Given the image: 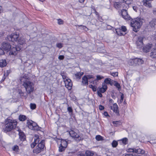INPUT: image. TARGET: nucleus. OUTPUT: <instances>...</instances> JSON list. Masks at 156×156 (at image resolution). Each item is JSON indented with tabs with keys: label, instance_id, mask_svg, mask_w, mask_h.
Instances as JSON below:
<instances>
[{
	"label": "nucleus",
	"instance_id": "1",
	"mask_svg": "<svg viewBox=\"0 0 156 156\" xmlns=\"http://www.w3.org/2000/svg\"><path fill=\"white\" fill-rule=\"evenodd\" d=\"M2 48H0V55H3L4 53V50L8 52L9 51V55L15 56L17 55L20 49L21 48L16 46L13 47L12 48L11 45L8 43L3 42L2 44Z\"/></svg>",
	"mask_w": 156,
	"mask_h": 156
},
{
	"label": "nucleus",
	"instance_id": "2",
	"mask_svg": "<svg viewBox=\"0 0 156 156\" xmlns=\"http://www.w3.org/2000/svg\"><path fill=\"white\" fill-rule=\"evenodd\" d=\"M28 77L25 75L21 77L20 81L23 82V85L25 88L28 94H30L34 90V84L32 83L28 80Z\"/></svg>",
	"mask_w": 156,
	"mask_h": 156
},
{
	"label": "nucleus",
	"instance_id": "3",
	"mask_svg": "<svg viewBox=\"0 0 156 156\" xmlns=\"http://www.w3.org/2000/svg\"><path fill=\"white\" fill-rule=\"evenodd\" d=\"M5 123L3 127V131L5 133L10 131L15 128L17 125V122H16L9 119L6 120Z\"/></svg>",
	"mask_w": 156,
	"mask_h": 156
},
{
	"label": "nucleus",
	"instance_id": "4",
	"mask_svg": "<svg viewBox=\"0 0 156 156\" xmlns=\"http://www.w3.org/2000/svg\"><path fill=\"white\" fill-rule=\"evenodd\" d=\"M142 22L140 18H136L131 22L130 25L133 27V30L137 32L142 25Z\"/></svg>",
	"mask_w": 156,
	"mask_h": 156
},
{
	"label": "nucleus",
	"instance_id": "5",
	"mask_svg": "<svg viewBox=\"0 0 156 156\" xmlns=\"http://www.w3.org/2000/svg\"><path fill=\"white\" fill-rule=\"evenodd\" d=\"M58 144V151L59 152H62L64 151L67 147L68 143L66 140L63 139H58L57 141Z\"/></svg>",
	"mask_w": 156,
	"mask_h": 156
},
{
	"label": "nucleus",
	"instance_id": "6",
	"mask_svg": "<svg viewBox=\"0 0 156 156\" xmlns=\"http://www.w3.org/2000/svg\"><path fill=\"white\" fill-rule=\"evenodd\" d=\"M127 151L128 152H133V153H135V154H140L141 155L145 152L144 150L138 147L135 148H129L127 150Z\"/></svg>",
	"mask_w": 156,
	"mask_h": 156
},
{
	"label": "nucleus",
	"instance_id": "7",
	"mask_svg": "<svg viewBox=\"0 0 156 156\" xmlns=\"http://www.w3.org/2000/svg\"><path fill=\"white\" fill-rule=\"evenodd\" d=\"M27 125L28 128L31 130H39V126L37 123L32 121L28 122H27Z\"/></svg>",
	"mask_w": 156,
	"mask_h": 156
},
{
	"label": "nucleus",
	"instance_id": "8",
	"mask_svg": "<svg viewBox=\"0 0 156 156\" xmlns=\"http://www.w3.org/2000/svg\"><path fill=\"white\" fill-rule=\"evenodd\" d=\"M19 34L15 33H12L10 35L8 36L7 38L9 41H11L12 42L14 41H16L19 37Z\"/></svg>",
	"mask_w": 156,
	"mask_h": 156
},
{
	"label": "nucleus",
	"instance_id": "9",
	"mask_svg": "<svg viewBox=\"0 0 156 156\" xmlns=\"http://www.w3.org/2000/svg\"><path fill=\"white\" fill-rule=\"evenodd\" d=\"M121 15L122 17L127 20H129L131 19V17L129 15L127 10L123 9L121 10Z\"/></svg>",
	"mask_w": 156,
	"mask_h": 156
},
{
	"label": "nucleus",
	"instance_id": "10",
	"mask_svg": "<svg viewBox=\"0 0 156 156\" xmlns=\"http://www.w3.org/2000/svg\"><path fill=\"white\" fill-rule=\"evenodd\" d=\"M64 82L66 87L68 90H71L72 89L73 86V83L71 80L69 78H67V79L65 81H64Z\"/></svg>",
	"mask_w": 156,
	"mask_h": 156
},
{
	"label": "nucleus",
	"instance_id": "11",
	"mask_svg": "<svg viewBox=\"0 0 156 156\" xmlns=\"http://www.w3.org/2000/svg\"><path fill=\"white\" fill-rule=\"evenodd\" d=\"M144 37L141 36H139L137 37V41L136 42V44L138 48L141 47L143 44V40Z\"/></svg>",
	"mask_w": 156,
	"mask_h": 156
},
{
	"label": "nucleus",
	"instance_id": "12",
	"mask_svg": "<svg viewBox=\"0 0 156 156\" xmlns=\"http://www.w3.org/2000/svg\"><path fill=\"white\" fill-rule=\"evenodd\" d=\"M69 133L70 136L73 138L78 140H80L81 139L79 135L73 130H70L69 132Z\"/></svg>",
	"mask_w": 156,
	"mask_h": 156
},
{
	"label": "nucleus",
	"instance_id": "13",
	"mask_svg": "<svg viewBox=\"0 0 156 156\" xmlns=\"http://www.w3.org/2000/svg\"><path fill=\"white\" fill-rule=\"evenodd\" d=\"M108 88L107 85L105 83H102V87L98 88V90L100 92L104 93L107 90Z\"/></svg>",
	"mask_w": 156,
	"mask_h": 156
},
{
	"label": "nucleus",
	"instance_id": "14",
	"mask_svg": "<svg viewBox=\"0 0 156 156\" xmlns=\"http://www.w3.org/2000/svg\"><path fill=\"white\" fill-rule=\"evenodd\" d=\"M110 108L117 115H119V113L118 110V106L116 103L114 104L113 106H110Z\"/></svg>",
	"mask_w": 156,
	"mask_h": 156
},
{
	"label": "nucleus",
	"instance_id": "15",
	"mask_svg": "<svg viewBox=\"0 0 156 156\" xmlns=\"http://www.w3.org/2000/svg\"><path fill=\"white\" fill-rule=\"evenodd\" d=\"M152 0H143L144 5L147 7L151 8L152 7L151 2Z\"/></svg>",
	"mask_w": 156,
	"mask_h": 156
},
{
	"label": "nucleus",
	"instance_id": "16",
	"mask_svg": "<svg viewBox=\"0 0 156 156\" xmlns=\"http://www.w3.org/2000/svg\"><path fill=\"white\" fill-rule=\"evenodd\" d=\"M19 133V138L21 140L24 141L25 139V136L24 133L20 129L17 130Z\"/></svg>",
	"mask_w": 156,
	"mask_h": 156
},
{
	"label": "nucleus",
	"instance_id": "17",
	"mask_svg": "<svg viewBox=\"0 0 156 156\" xmlns=\"http://www.w3.org/2000/svg\"><path fill=\"white\" fill-rule=\"evenodd\" d=\"M152 46V44H148L143 48V51L145 52H147L150 51Z\"/></svg>",
	"mask_w": 156,
	"mask_h": 156
},
{
	"label": "nucleus",
	"instance_id": "18",
	"mask_svg": "<svg viewBox=\"0 0 156 156\" xmlns=\"http://www.w3.org/2000/svg\"><path fill=\"white\" fill-rule=\"evenodd\" d=\"M82 85L83 86L87 85H88V80L87 76L84 75L82 78Z\"/></svg>",
	"mask_w": 156,
	"mask_h": 156
},
{
	"label": "nucleus",
	"instance_id": "19",
	"mask_svg": "<svg viewBox=\"0 0 156 156\" xmlns=\"http://www.w3.org/2000/svg\"><path fill=\"white\" fill-rule=\"evenodd\" d=\"M150 56L152 58L156 59V48L151 50Z\"/></svg>",
	"mask_w": 156,
	"mask_h": 156
},
{
	"label": "nucleus",
	"instance_id": "20",
	"mask_svg": "<svg viewBox=\"0 0 156 156\" xmlns=\"http://www.w3.org/2000/svg\"><path fill=\"white\" fill-rule=\"evenodd\" d=\"M6 65V62L5 59H0V67H4Z\"/></svg>",
	"mask_w": 156,
	"mask_h": 156
},
{
	"label": "nucleus",
	"instance_id": "21",
	"mask_svg": "<svg viewBox=\"0 0 156 156\" xmlns=\"http://www.w3.org/2000/svg\"><path fill=\"white\" fill-rule=\"evenodd\" d=\"M84 73L82 72H79L75 74L74 75L76 78L78 79H80L81 76Z\"/></svg>",
	"mask_w": 156,
	"mask_h": 156
},
{
	"label": "nucleus",
	"instance_id": "22",
	"mask_svg": "<svg viewBox=\"0 0 156 156\" xmlns=\"http://www.w3.org/2000/svg\"><path fill=\"white\" fill-rule=\"evenodd\" d=\"M37 146L38 147L42 150L44 146V140H42L41 142L38 144Z\"/></svg>",
	"mask_w": 156,
	"mask_h": 156
},
{
	"label": "nucleus",
	"instance_id": "23",
	"mask_svg": "<svg viewBox=\"0 0 156 156\" xmlns=\"http://www.w3.org/2000/svg\"><path fill=\"white\" fill-rule=\"evenodd\" d=\"M39 139L38 138L34 139V142L31 144V147L32 148L34 147L39 142Z\"/></svg>",
	"mask_w": 156,
	"mask_h": 156
},
{
	"label": "nucleus",
	"instance_id": "24",
	"mask_svg": "<svg viewBox=\"0 0 156 156\" xmlns=\"http://www.w3.org/2000/svg\"><path fill=\"white\" fill-rule=\"evenodd\" d=\"M150 25L151 27H156V19H153L150 22Z\"/></svg>",
	"mask_w": 156,
	"mask_h": 156
},
{
	"label": "nucleus",
	"instance_id": "25",
	"mask_svg": "<svg viewBox=\"0 0 156 156\" xmlns=\"http://www.w3.org/2000/svg\"><path fill=\"white\" fill-rule=\"evenodd\" d=\"M116 33L119 36L124 35L125 34H123L122 32V31L120 29H115Z\"/></svg>",
	"mask_w": 156,
	"mask_h": 156
},
{
	"label": "nucleus",
	"instance_id": "26",
	"mask_svg": "<svg viewBox=\"0 0 156 156\" xmlns=\"http://www.w3.org/2000/svg\"><path fill=\"white\" fill-rule=\"evenodd\" d=\"M104 83H105V84H110V85H112V83L111 82V79L110 78H106L104 80Z\"/></svg>",
	"mask_w": 156,
	"mask_h": 156
},
{
	"label": "nucleus",
	"instance_id": "27",
	"mask_svg": "<svg viewBox=\"0 0 156 156\" xmlns=\"http://www.w3.org/2000/svg\"><path fill=\"white\" fill-rule=\"evenodd\" d=\"M18 42L20 44L22 45L25 43V40L23 37H20L18 40Z\"/></svg>",
	"mask_w": 156,
	"mask_h": 156
},
{
	"label": "nucleus",
	"instance_id": "28",
	"mask_svg": "<svg viewBox=\"0 0 156 156\" xmlns=\"http://www.w3.org/2000/svg\"><path fill=\"white\" fill-rule=\"evenodd\" d=\"M19 119L20 121H23L26 119L27 117L24 115H19Z\"/></svg>",
	"mask_w": 156,
	"mask_h": 156
},
{
	"label": "nucleus",
	"instance_id": "29",
	"mask_svg": "<svg viewBox=\"0 0 156 156\" xmlns=\"http://www.w3.org/2000/svg\"><path fill=\"white\" fill-rule=\"evenodd\" d=\"M112 123L114 124V126L116 127L120 125L121 124V122L120 121H114L112 122Z\"/></svg>",
	"mask_w": 156,
	"mask_h": 156
},
{
	"label": "nucleus",
	"instance_id": "30",
	"mask_svg": "<svg viewBox=\"0 0 156 156\" xmlns=\"http://www.w3.org/2000/svg\"><path fill=\"white\" fill-rule=\"evenodd\" d=\"M120 6V3L119 2H115L114 4V7L117 9H119Z\"/></svg>",
	"mask_w": 156,
	"mask_h": 156
},
{
	"label": "nucleus",
	"instance_id": "31",
	"mask_svg": "<svg viewBox=\"0 0 156 156\" xmlns=\"http://www.w3.org/2000/svg\"><path fill=\"white\" fill-rule=\"evenodd\" d=\"M42 150L37 146L36 148L33 150V152L34 153L38 154L40 153Z\"/></svg>",
	"mask_w": 156,
	"mask_h": 156
},
{
	"label": "nucleus",
	"instance_id": "32",
	"mask_svg": "<svg viewBox=\"0 0 156 156\" xmlns=\"http://www.w3.org/2000/svg\"><path fill=\"white\" fill-rule=\"evenodd\" d=\"M121 140L124 145L127 144L128 142V139L127 138L125 137L122 139Z\"/></svg>",
	"mask_w": 156,
	"mask_h": 156
},
{
	"label": "nucleus",
	"instance_id": "33",
	"mask_svg": "<svg viewBox=\"0 0 156 156\" xmlns=\"http://www.w3.org/2000/svg\"><path fill=\"white\" fill-rule=\"evenodd\" d=\"M114 85L119 90H120L121 89V86L118 82L115 81V83L114 84Z\"/></svg>",
	"mask_w": 156,
	"mask_h": 156
},
{
	"label": "nucleus",
	"instance_id": "34",
	"mask_svg": "<svg viewBox=\"0 0 156 156\" xmlns=\"http://www.w3.org/2000/svg\"><path fill=\"white\" fill-rule=\"evenodd\" d=\"M118 143L117 141L115 140H113L112 143V146L113 147H116L118 145Z\"/></svg>",
	"mask_w": 156,
	"mask_h": 156
},
{
	"label": "nucleus",
	"instance_id": "35",
	"mask_svg": "<svg viewBox=\"0 0 156 156\" xmlns=\"http://www.w3.org/2000/svg\"><path fill=\"white\" fill-rule=\"evenodd\" d=\"M85 154L86 156H93L94 154L91 151H86Z\"/></svg>",
	"mask_w": 156,
	"mask_h": 156
},
{
	"label": "nucleus",
	"instance_id": "36",
	"mask_svg": "<svg viewBox=\"0 0 156 156\" xmlns=\"http://www.w3.org/2000/svg\"><path fill=\"white\" fill-rule=\"evenodd\" d=\"M95 138L98 141H100L103 140V137L99 135L96 136Z\"/></svg>",
	"mask_w": 156,
	"mask_h": 156
},
{
	"label": "nucleus",
	"instance_id": "37",
	"mask_svg": "<svg viewBox=\"0 0 156 156\" xmlns=\"http://www.w3.org/2000/svg\"><path fill=\"white\" fill-rule=\"evenodd\" d=\"M89 87L90 88L92 89V90L94 92L96 91L97 87L95 86H94L92 84H90L89 85Z\"/></svg>",
	"mask_w": 156,
	"mask_h": 156
},
{
	"label": "nucleus",
	"instance_id": "38",
	"mask_svg": "<svg viewBox=\"0 0 156 156\" xmlns=\"http://www.w3.org/2000/svg\"><path fill=\"white\" fill-rule=\"evenodd\" d=\"M128 64L129 65L131 66H134L135 64L134 63V61L133 59H130L129 60Z\"/></svg>",
	"mask_w": 156,
	"mask_h": 156
},
{
	"label": "nucleus",
	"instance_id": "39",
	"mask_svg": "<svg viewBox=\"0 0 156 156\" xmlns=\"http://www.w3.org/2000/svg\"><path fill=\"white\" fill-rule=\"evenodd\" d=\"M141 155L135 154V153L128 154L125 155V156H140Z\"/></svg>",
	"mask_w": 156,
	"mask_h": 156
},
{
	"label": "nucleus",
	"instance_id": "40",
	"mask_svg": "<svg viewBox=\"0 0 156 156\" xmlns=\"http://www.w3.org/2000/svg\"><path fill=\"white\" fill-rule=\"evenodd\" d=\"M12 149L13 151L16 152H17L19 149L18 146L17 145L14 146L12 147Z\"/></svg>",
	"mask_w": 156,
	"mask_h": 156
},
{
	"label": "nucleus",
	"instance_id": "41",
	"mask_svg": "<svg viewBox=\"0 0 156 156\" xmlns=\"http://www.w3.org/2000/svg\"><path fill=\"white\" fill-rule=\"evenodd\" d=\"M50 41L51 43L54 42L56 41V38L54 36H51L50 37Z\"/></svg>",
	"mask_w": 156,
	"mask_h": 156
},
{
	"label": "nucleus",
	"instance_id": "42",
	"mask_svg": "<svg viewBox=\"0 0 156 156\" xmlns=\"http://www.w3.org/2000/svg\"><path fill=\"white\" fill-rule=\"evenodd\" d=\"M56 46L57 47L59 48H62L63 47V44L62 43H57Z\"/></svg>",
	"mask_w": 156,
	"mask_h": 156
},
{
	"label": "nucleus",
	"instance_id": "43",
	"mask_svg": "<svg viewBox=\"0 0 156 156\" xmlns=\"http://www.w3.org/2000/svg\"><path fill=\"white\" fill-rule=\"evenodd\" d=\"M30 107L31 109H34L36 108V105L34 104L31 103L30 104Z\"/></svg>",
	"mask_w": 156,
	"mask_h": 156
},
{
	"label": "nucleus",
	"instance_id": "44",
	"mask_svg": "<svg viewBox=\"0 0 156 156\" xmlns=\"http://www.w3.org/2000/svg\"><path fill=\"white\" fill-rule=\"evenodd\" d=\"M118 74V72H113L111 73V75L114 77L117 76Z\"/></svg>",
	"mask_w": 156,
	"mask_h": 156
},
{
	"label": "nucleus",
	"instance_id": "45",
	"mask_svg": "<svg viewBox=\"0 0 156 156\" xmlns=\"http://www.w3.org/2000/svg\"><path fill=\"white\" fill-rule=\"evenodd\" d=\"M150 143L152 145L155 144V146H156V139L154 140H151L150 141Z\"/></svg>",
	"mask_w": 156,
	"mask_h": 156
},
{
	"label": "nucleus",
	"instance_id": "46",
	"mask_svg": "<svg viewBox=\"0 0 156 156\" xmlns=\"http://www.w3.org/2000/svg\"><path fill=\"white\" fill-rule=\"evenodd\" d=\"M122 32H125L127 30L126 27L125 26H122L120 29Z\"/></svg>",
	"mask_w": 156,
	"mask_h": 156
},
{
	"label": "nucleus",
	"instance_id": "47",
	"mask_svg": "<svg viewBox=\"0 0 156 156\" xmlns=\"http://www.w3.org/2000/svg\"><path fill=\"white\" fill-rule=\"evenodd\" d=\"M80 27H81L82 28L81 29L87 31L88 30V29L85 26L82 25H80L79 26Z\"/></svg>",
	"mask_w": 156,
	"mask_h": 156
},
{
	"label": "nucleus",
	"instance_id": "48",
	"mask_svg": "<svg viewBox=\"0 0 156 156\" xmlns=\"http://www.w3.org/2000/svg\"><path fill=\"white\" fill-rule=\"evenodd\" d=\"M61 74L62 77L63 81L64 82V81L66 80L67 79V78H68L65 75H64L63 73H61Z\"/></svg>",
	"mask_w": 156,
	"mask_h": 156
},
{
	"label": "nucleus",
	"instance_id": "49",
	"mask_svg": "<svg viewBox=\"0 0 156 156\" xmlns=\"http://www.w3.org/2000/svg\"><path fill=\"white\" fill-rule=\"evenodd\" d=\"M123 0L124 2H125L126 4H128V5L130 4L131 3V2L132 1V0Z\"/></svg>",
	"mask_w": 156,
	"mask_h": 156
},
{
	"label": "nucleus",
	"instance_id": "50",
	"mask_svg": "<svg viewBox=\"0 0 156 156\" xmlns=\"http://www.w3.org/2000/svg\"><path fill=\"white\" fill-rule=\"evenodd\" d=\"M95 11L96 12V14L98 16V19L100 21V22H102V19L101 18V17L100 16L98 15V12H96V11H95Z\"/></svg>",
	"mask_w": 156,
	"mask_h": 156
},
{
	"label": "nucleus",
	"instance_id": "51",
	"mask_svg": "<svg viewBox=\"0 0 156 156\" xmlns=\"http://www.w3.org/2000/svg\"><path fill=\"white\" fill-rule=\"evenodd\" d=\"M58 23L59 25L62 24H63V21L61 19L58 20Z\"/></svg>",
	"mask_w": 156,
	"mask_h": 156
},
{
	"label": "nucleus",
	"instance_id": "52",
	"mask_svg": "<svg viewBox=\"0 0 156 156\" xmlns=\"http://www.w3.org/2000/svg\"><path fill=\"white\" fill-rule=\"evenodd\" d=\"M67 111L69 113H72L73 112V109L71 107H68L67 108Z\"/></svg>",
	"mask_w": 156,
	"mask_h": 156
},
{
	"label": "nucleus",
	"instance_id": "53",
	"mask_svg": "<svg viewBox=\"0 0 156 156\" xmlns=\"http://www.w3.org/2000/svg\"><path fill=\"white\" fill-rule=\"evenodd\" d=\"M138 65H140L143 63L144 61H143L140 59V58H138Z\"/></svg>",
	"mask_w": 156,
	"mask_h": 156
},
{
	"label": "nucleus",
	"instance_id": "54",
	"mask_svg": "<svg viewBox=\"0 0 156 156\" xmlns=\"http://www.w3.org/2000/svg\"><path fill=\"white\" fill-rule=\"evenodd\" d=\"M96 80H101L103 78V77L102 76L100 75H97L96 76Z\"/></svg>",
	"mask_w": 156,
	"mask_h": 156
},
{
	"label": "nucleus",
	"instance_id": "55",
	"mask_svg": "<svg viewBox=\"0 0 156 156\" xmlns=\"http://www.w3.org/2000/svg\"><path fill=\"white\" fill-rule=\"evenodd\" d=\"M19 93L20 94V95L21 96H24L25 98H27V95H26L24 96L23 94L24 93L22 92L21 90H19Z\"/></svg>",
	"mask_w": 156,
	"mask_h": 156
},
{
	"label": "nucleus",
	"instance_id": "56",
	"mask_svg": "<svg viewBox=\"0 0 156 156\" xmlns=\"http://www.w3.org/2000/svg\"><path fill=\"white\" fill-rule=\"evenodd\" d=\"M124 97V96L123 94L122 93L121 95L120 100V102L121 103H122V102L123 100Z\"/></svg>",
	"mask_w": 156,
	"mask_h": 156
},
{
	"label": "nucleus",
	"instance_id": "57",
	"mask_svg": "<svg viewBox=\"0 0 156 156\" xmlns=\"http://www.w3.org/2000/svg\"><path fill=\"white\" fill-rule=\"evenodd\" d=\"M87 78L88 80L90 79H93L94 78V76L92 75H87Z\"/></svg>",
	"mask_w": 156,
	"mask_h": 156
},
{
	"label": "nucleus",
	"instance_id": "58",
	"mask_svg": "<svg viewBox=\"0 0 156 156\" xmlns=\"http://www.w3.org/2000/svg\"><path fill=\"white\" fill-rule=\"evenodd\" d=\"M64 58V56L63 55H60L58 57V58L60 60H62Z\"/></svg>",
	"mask_w": 156,
	"mask_h": 156
},
{
	"label": "nucleus",
	"instance_id": "59",
	"mask_svg": "<svg viewBox=\"0 0 156 156\" xmlns=\"http://www.w3.org/2000/svg\"><path fill=\"white\" fill-rule=\"evenodd\" d=\"M134 61V63L135 64V65H136L137 64H138V58H136L135 59H133Z\"/></svg>",
	"mask_w": 156,
	"mask_h": 156
},
{
	"label": "nucleus",
	"instance_id": "60",
	"mask_svg": "<svg viewBox=\"0 0 156 156\" xmlns=\"http://www.w3.org/2000/svg\"><path fill=\"white\" fill-rule=\"evenodd\" d=\"M104 107L102 105H100L99 106V109L101 111L104 110Z\"/></svg>",
	"mask_w": 156,
	"mask_h": 156
},
{
	"label": "nucleus",
	"instance_id": "61",
	"mask_svg": "<svg viewBox=\"0 0 156 156\" xmlns=\"http://www.w3.org/2000/svg\"><path fill=\"white\" fill-rule=\"evenodd\" d=\"M101 92H100V91H99L98 90L97 91V94L98 95V96L100 97H102V94H101Z\"/></svg>",
	"mask_w": 156,
	"mask_h": 156
},
{
	"label": "nucleus",
	"instance_id": "62",
	"mask_svg": "<svg viewBox=\"0 0 156 156\" xmlns=\"http://www.w3.org/2000/svg\"><path fill=\"white\" fill-rule=\"evenodd\" d=\"M103 115H104L105 116L107 117L108 116H109V115L108 113L107 112H104Z\"/></svg>",
	"mask_w": 156,
	"mask_h": 156
},
{
	"label": "nucleus",
	"instance_id": "63",
	"mask_svg": "<svg viewBox=\"0 0 156 156\" xmlns=\"http://www.w3.org/2000/svg\"><path fill=\"white\" fill-rule=\"evenodd\" d=\"M153 12L154 15L156 16V9H154L153 10Z\"/></svg>",
	"mask_w": 156,
	"mask_h": 156
},
{
	"label": "nucleus",
	"instance_id": "64",
	"mask_svg": "<svg viewBox=\"0 0 156 156\" xmlns=\"http://www.w3.org/2000/svg\"><path fill=\"white\" fill-rule=\"evenodd\" d=\"M77 156H85V155L84 154L80 153L78 154Z\"/></svg>",
	"mask_w": 156,
	"mask_h": 156
}]
</instances>
